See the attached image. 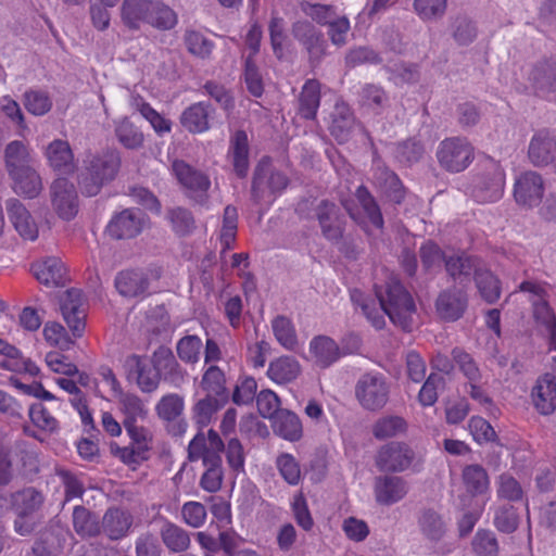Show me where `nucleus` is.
Segmentation results:
<instances>
[{
  "label": "nucleus",
  "mask_w": 556,
  "mask_h": 556,
  "mask_svg": "<svg viewBox=\"0 0 556 556\" xmlns=\"http://www.w3.org/2000/svg\"><path fill=\"white\" fill-rule=\"evenodd\" d=\"M33 150L22 140H13L4 149V166L7 173L34 165Z\"/></svg>",
  "instance_id": "obj_36"
},
{
  "label": "nucleus",
  "mask_w": 556,
  "mask_h": 556,
  "mask_svg": "<svg viewBox=\"0 0 556 556\" xmlns=\"http://www.w3.org/2000/svg\"><path fill=\"white\" fill-rule=\"evenodd\" d=\"M354 395L364 410L379 412L389 401L390 384L383 375L366 372L356 381Z\"/></svg>",
  "instance_id": "obj_4"
},
{
  "label": "nucleus",
  "mask_w": 556,
  "mask_h": 556,
  "mask_svg": "<svg viewBox=\"0 0 556 556\" xmlns=\"http://www.w3.org/2000/svg\"><path fill=\"white\" fill-rule=\"evenodd\" d=\"M407 430L406 420L396 415L380 417L372 425V434L378 440H386L404 434Z\"/></svg>",
  "instance_id": "obj_45"
},
{
  "label": "nucleus",
  "mask_w": 556,
  "mask_h": 556,
  "mask_svg": "<svg viewBox=\"0 0 556 556\" xmlns=\"http://www.w3.org/2000/svg\"><path fill=\"white\" fill-rule=\"evenodd\" d=\"M527 79L535 94L548 98L556 92V56L543 59L527 71Z\"/></svg>",
  "instance_id": "obj_12"
},
{
  "label": "nucleus",
  "mask_w": 556,
  "mask_h": 556,
  "mask_svg": "<svg viewBox=\"0 0 556 556\" xmlns=\"http://www.w3.org/2000/svg\"><path fill=\"white\" fill-rule=\"evenodd\" d=\"M342 356L338 343L328 336H316L308 344L307 359L316 367L328 368Z\"/></svg>",
  "instance_id": "obj_19"
},
{
  "label": "nucleus",
  "mask_w": 556,
  "mask_h": 556,
  "mask_svg": "<svg viewBox=\"0 0 556 556\" xmlns=\"http://www.w3.org/2000/svg\"><path fill=\"white\" fill-rule=\"evenodd\" d=\"M519 523V517L513 506H501L494 515V526L504 533H513Z\"/></svg>",
  "instance_id": "obj_63"
},
{
  "label": "nucleus",
  "mask_w": 556,
  "mask_h": 556,
  "mask_svg": "<svg viewBox=\"0 0 556 556\" xmlns=\"http://www.w3.org/2000/svg\"><path fill=\"white\" fill-rule=\"evenodd\" d=\"M535 408L543 415H549L556 409V380L546 374L539 378L532 391Z\"/></svg>",
  "instance_id": "obj_30"
},
{
  "label": "nucleus",
  "mask_w": 556,
  "mask_h": 556,
  "mask_svg": "<svg viewBox=\"0 0 556 556\" xmlns=\"http://www.w3.org/2000/svg\"><path fill=\"white\" fill-rule=\"evenodd\" d=\"M472 548L478 556H496L498 543L493 532L479 530L472 540Z\"/></svg>",
  "instance_id": "obj_62"
},
{
  "label": "nucleus",
  "mask_w": 556,
  "mask_h": 556,
  "mask_svg": "<svg viewBox=\"0 0 556 556\" xmlns=\"http://www.w3.org/2000/svg\"><path fill=\"white\" fill-rule=\"evenodd\" d=\"M475 149L465 137H450L442 140L437 149L441 167L451 173L465 170L472 162Z\"/></svg>",
  "instance_id": "obj_5"
},
{
  "label": "nucleus",
  "mask_w": 556,
  "mask_h": 556,
  "mask_svg": "<svg viewBox=\"0 0 556 556\" xmlns=\"http://www.w3.org/2000/svg\"><path fill=\"white\" fill-rule=\"evenodd\" d=\"M170 172L188 197L192 198L198 203H204L206 201L207 191L211 188V180L205 173L194 168L180 159L170 161Z\"/></svg>",
  "instance_id": "obj_6"
},
{
  "label": "nucleus",
  "mask_w": 556,
  "mask_h": 556,
  "mask_svg": "<svg viewBox=\"0 0 556 556\" xmlns=\"http://www.w3.org/2000/svg\"><path fill=\"white\" fill-rule=\"evenodd\" d=\"M359 102L362 106L380 113L389 104V97L382 87L367 84L361 90Z\"/></svg>",
  "instance_id": "obj_49"
},
{
  "label": "nucleus",
  "mask_w": 556,
  "mask_h": 556,
  "mask_svg": "<svg viewBox=\"0 0 556 556\" xmlns=\"http://www.w3.org/2000/svg\"><path fill=\"white\" fill-rule=\"evenodd\" d=\"M419 525L422 533L432 541H439L445 533L444 521L432 510H427L422 514Z\"/></svg>",
  "instance_id": "obj_59"
},
{
  "label": "nucleus",
  "mask_w": 556,
  "mask_h": 556,
  "mask_svg": "<svg viewBox=\"0 0 556 556\" xmlns=\"http://www.w3.org/2000/svg\"><path fill=\"white\" fill-rule=\"evenodd\" d=\"M222 406L223 403L217 396L206 394L192 406V418L200 427H206Z\"/></svg>",
  "instance_id": "obj_47"
},
{
  "label": "nucleus",
  "mask_w": 556,
  "mask_h": 556,
  "mask_svg": "<svg viewBox=\"0 0 556 556\" xmlns=\"http://www.w3.org/2000/svg\"><path fill=\"white\" fill-rule=\"evenodd\" d=\"M214 109L205 102H197L188 106L180 116L182 127L191 134H202L211 128L210 121Z\"/></svg>",
  "instance_id": "obj_25"
},
{
  "label": "nucleus",
  "mask_w": 556,
  "mask_h": 556,
  "mask_svg": "<svg viewBox=\"0 0 556 556\" xmlns=\"http://www.w3.org/2000/svg\"><path fill=\"white\" fill-rule=\"evenodd\" d=\"M484 266L483 262L465 253L453 254L445 257V269L447 274L455 280L463 282L471 275L475 277L477 271Z\"/></svg>",
  "instance_id": "obj_32"
},
{
  "label": "nucleus",
  "mask_w": 556,
  "mask_h": 556,
  "mask_svg": "<svg viewBox=\"0 0 556 556\" xmlns=\"http://www.w3.org/2000/svg\"><path fill=\"white\" fill-rule=\"evenodd\" d=\"M300 114L306 119H313L316 116L320 103V85L317 80H307L300 94Z\"/></svg>",
  "instance_id": "obj_40"
},
{
  "label": "nucleus",
  "mask_w": 556,
  "mask_h": 556,
  "mask_svg": "<svg viewBox=\"0 0 556 556\" xmlns=\"http://www.w3.org/2000/svg\"><path fill=\"white\" fill-rule=\"evenodd\" d=\"M271 329L276 340L288 351H296L299 345L293 323L286 316L279 315L271 320Z\"/></svg>",
  "instance_id": "obj_43"
},
{
  "label": "nucleus",
  "mask_w": 556,
  "mask_h": 556,
  "mask_svg": "<svg viewBox=\"0 0 556 556\" xmlns=\"http://www.w3.org/2000/svg\"><path fill=\"white\" fill-rule=\"evenodd\" d=\"M264 182H268V192H280L288 186V178L280 172H275L269 162L263 160L256 166L252 182V199L255 203L265 201L267 191L263 188Z\"/></svg>",
  "instance_id": "obj_15"
},
{
  "label": "nucleus",
  "mask_w": 556,
  "mask_h": 556,
  "mask_svg": "<svg viewBox=\"0 0 556 556\" xmlns=\"http://www.w3.org/2000/svg\"><path fill=\"white\" fill-rule=\"evenodd\" d=\"M155 0H124L121 8V20L130 30H138L141 23H147L149 12Z\"/></svg>",
  "instance_id": "obj_31"
},
{
  "label": "nucleus",
  "mask_w": 556,
  "mask_h": 556,
  "mask_svg": "<svg viewBox=\"0 0 556 556\" xmlns=\"http://www.w3.org/2000/svg\"><path fill=\"white\" fill-rule=\"evenodd\" d=\"M33 425L47 433H54L59 430L58 419L41 403L33 404L28 409Z\"/></svg>",
  "instance_id": "obj_53"
},
{
  "label": "nucleus",
  "mask_w": 556,
  "mask_h": 556,
  "mask_svg": "<svg viewBox=\"0 0 556 556\" xmlns=\"http://www.w3.org/2000/svg\"><path fill=\"white\" fill-rule=\"evenodd\" d=\"M225 445L219 434L210 429L207 435L197 434L189 443L188 457L191 462L202 459L204 466H222L220 453Z\"/></svg>",
  "instance_id": "obj_9"
},
{
  "label": "nucleus",
  "mask_w": 556,
  "mask_h": 556,
  "mask_svg": "<svg viewBox=\"0 0 556 556\" xmlns=\"http://www.w3.org/2000/svg\"><path fill=\"white\" fill-rule=\"evenodd\" d=\"M202 346L198 336H186L178 341L176 350L182 362L193 364L199 361Z\"/></svg>",
  "instance_id": "obj_58"
},
{
  "label": "nucleus",
  "mask_w": 556,
  "mask_h": 556,
  "mask_svg": "<svg viewBox=\"0 0 556 556\" xmlns=\"http://www.w3.org/2000/svg\"><path fill=\"white\" fill-rule=\"evenodd\" d=\"M271 420V429L276 435L290 442L299 441L302 438V422L295 413L280 409Z\"/></svg>",
  "instance_id": "obj_33"
},
{
  "label": "nucleus",
  "mask_w": 556,
  "mask_h": 556,
  "mask_svg": "<svg viewBox=\"0 0 556 556\" xmlns=\"http://www.w3.org/2000/svg\"><path fill=\"white\" fill-rule=\"evenodd\" d=\"M300 11L319 25H327L337 14L334 7L323 3H313L303 0L299 3Z\"/></svg>",
  "instance_id": "obj_55"
},
{
  "label": "nucleus",
  "mask_w": 556,
  "mask_h": 556,
  "mask_svg": "<svg viewBox=\"0 0 556 556\" xmlns=\"http://www.w3.org/2000/svg\"><path fill=\"white\" fill-rule=\"evenodd\" d=\"M556 155V139L546 131L533 135L528 147V157L535 167L552 164Z\"/></svg>",
  "instance_id": "obj_23"
},
{
  "label": "nucleus",
  "mask_w": 556,
  "mask_h": 556,
  "mask_svg": "<svg viewBox=\"0 0 556 556\" xmlns=\"http://www.w3.org/2000/svg\"><path fill=\"white\" fill-rule=\"evenodd\" d=\"M115 399L117 401L118 410L123 415L124 428L138 425L139 422L146 420L148 416V409L138 395L123 392Z\"/></svg>",
  "instance_id": "obj_34"
},
{
  "label": "nucleus",
  "mask_w": 556,
  "mask_h": 556,
  "mask_svg": "<svg viewBox=\"0 0 556 556\" xmlns=\"http://www.w3.org/2000/svg\"><path fill=\"white\" fill-rule=\"evenodd\" d=\"M115 134L118 141L127 149H138L143 143V134L127 118L117 124Z\"/></svg>",
  "instance_id": "obj_56"
},
{
  "label": "nucleus",
  "mask_w": 556,
  "mask_h": 556,
  "mask_svg": "<svg viewBox=\"0 0 556 556\" xmlns=\"http://www.w3.org/2000/svg\"><path fill=\"white\" fill-rule=\"evenodd\" d=\"M505 173L501 165L489 160L473 186V197L478 202H495L503 195Z\"/></svg>",
  "instance_id": "obj_8"
},
{
  "label": "nucleus",
  "mask_w": 556,
  "mask_h": 556,
  "mask_svg": "<svg viewBox=\"0 0 556 556\" xmlns=\"http://www.w3.org/2000/svg\"><path fill=\"white\" fill-rule=\"evenodd\" d=\"M532 307L535 320L545 328L547 334L549 336L551 346L556 349V316L553 309L548 305L546 299L540 301L533 299Z\"/></svg>",
  "instance_id": "obj_50"
},
{
  "label": "nucleus",
  "mask_w": 556,
  "mask_h": 556,
  "mask_svg": "<svg viewBox=\"0 0 556 556\" xmlns=\"http://www.w3.org/2000/svg\"><path fill=\"white\" fill-rule=\"evenodd\" d=\"M123 368L128 381H135L142 392L150 393L157 389L160 371L175 372L179 364L169 350L160 349L153 354V365L147 356L131 354L125 358Z\"/></svg>",
  "instance_id": "obj_2"
},
{
  "label": "nucleus",
  "mask_w": 556,
  "mask_h": 556,
  "mask_svg": "<svg viewBox=\"0 0 556 556\" xmlns=\"http://www.w3.org/2000/svg\"><path fill=\"white\" fill-rule=\"evenodd\" d=\"M355 198L359 207L345 204V208L351 218L363 226L370 224L376 228H381L383 226V218L380 207L367 188L359 186L356 190Z\"/></svg>",
  "instance_id": "obj_16"
},
{
  "label": "nucleus",
  "mask_w": 556,
  "mask_h": 556,
  "mask_svg": "<svg viewBox=\"0 0 556 556\" xmlns=\"http://www.w3.org/2000/svg\"><path fill=\"white\" fill-rule=\"evenodd\" d=\"M134 522L132 515L121 508H110L105 511L101 531L111 540H119L127 535Z\"/></svg>",
  "instance_id": "obj_29"
},
{
  "label": "nucleus",
  "mask_w": 556,
  "mask_h": 556,
  "mask_svg": "<svg viewBox=\"0 0 556 556\" xmlns=\"http://www.w3.org/2000/svg\"><path fill=\"white\" fill-rule=\"evenodd\" d=\"M232 164L238 176L244 177L249 168V142L244 131H237L230 141Z\"/></svg>",
  "instance_id": "obj_41"
},
{
  "label": "nucleus",
  "mask_w": 556,
  "mask_h": 556,
  "mask_svg": "<svg viewBox=\"0 0 556 556\" xmlns=\"http://www.w3.org/2000/svg\"><path fill=\"white\" fill-rule=\"evenodd\" d=\"M184 40L191 54L202 59L211 55L214 45L203 34L197 30H187Z\"/></svg>",
  "instance_id": "obj_57"
},
{
  "label": "nucleus",
  "mask_w": 556,
  "mask_h": 556,
  "mask_svg": "<svg viewBox=\"0 0 556 556\" xmlns=\"http://www.w3.org/2000/svg\"><path fill=\"white\" fill-rule=\"evenodd\" d=\"M48 166L55 173L74 174L77 169L74 152L66 140L54 139L43 150Z\"/></svg>",
  "instance_id": "obj_17"
},
{
  "label": "nucleus",
  "mask_w": 556,
  "mask_h": 556,
  "mask_svg": "<svg viewBox=\"0 0 556 556\" xmlns=\"http://www.w3.org/2000/svg\"><path fill=\"white\" fill-rule=\"evenodd\" d=\"M302 374L300 362L289 355L273 359L267 368V377L277 384H288L295 381Z\"/></svg>",
  "instance_id": "obj_28"
},
{
  "label": "nucleus",
  "mask_w": 556,
  "mask_h": 556,
  "mask_svg": "<svg viewBox=\"0 0 556 556\" xmlns=\"http://www.w3.org/2000/svg\"><path fill=\"white\" fill-rule=\"evenodd\" d=\"M31 270L36 279L47 287H58L65 282L66 268L62 261L49 256L33 264Z\"/></svg>",
  "instance_id": "obj_26"
},
{
  "label": "nucleus",
  "mask_w": 556,
  "mask_h": 556,
  "mask_svg": "<svg viewBox=\"0 0 556 556\" xmlns=\"http://www.w3.org/2000/svg\"><path fill=\"white\" fill-rule=\"evenodd\" d=\"M60 309L75 338H80L86 327L87 303L79 289H70L60 298Z\"/></svg>",
  "instance_id": "obj_10"
},
{
  "label": "nucleus",
  "mask_w": 556,
  "mask_h": 556,
  "mask_svg": "<svg viewBox=\"0 0 556 556\" xmlns=\"http://www.w3.org/2000/svg\"><path fill=\"white\" fill-rule=\"evenodd\" d=\"M328 26V36L331 42L338 47H342L346 43L348 35L350 33V21L346 16L336 14Z\"/></svg>",
  "instance_id": "obj_64"
},
{
  "label": "nucleus",
  "mask_w": 556,
  "mask_h": 556,
  "mask_svg": "<svg viewBox=\"0 0 556 556\" xmlns=\"http://www.w3.org/2000/svg\"><path fill=\"white\" fill-rule=\"evenodd\" d=\"M160 535L164 545L173 553L187 551L191 543L188 531L170 521L163 523Z\"/></svg>",
  "instance_id": "obj_38"
},
{
  "label": "nucleus",
  "mask_w": 556,
  "mask_h": 556,
  "mask_svg": "<svg viewBox=\"0 0 556 556\" xmlns=\"http://www.w3.org/2000/svg\"><path fill=\"white\" fill-rule=\"evenodd\" d=\"M45 497L35 488H25L11 494V508L14 514L38 515Z\"/></svg>",
  "instance_id": "obj_37"
},
{
  "label": "nucleus",
  "mask_w": 556,
  "mask_h": 556,
  "mask_svg": "<svg viewBox=\"0 0 556 556\" xmlns=\"http://www.w3.org/2000/svg\"><path fill=\"white\" fill-rule=\"evenodd\" d=\"M25 109L35 116L47 114L52 108V100L48 92L42 90H28L24 93Z\"/></svg>",
  "instance_id": "obj_54"
},
{
  "label": "nucleus",
  "mask_w": 556,
  "mask_h": 556,
  "mask_svg": "<svg viewBox=\"0 0 556 556\" xmlns=\"http://www.w3.org/2000/svg\"><path fill=\"white\" fill-rule=\"evenodd\" d=\"M413 9L424 22L441 20L447 10V0H414Z\"/></svg>",
  "instance_id": "obj_51"
},
{
  "label": "nucleus",
  "mask_w": 556,
  "mask_h": 556,
  "mask_svg": "<svg viewBox=\"0 0 556 556\" xmlns=\"http://www.w3.org/2000/svg\"><path fill=\"white\" fill-rule=\"evenodd\" d=\"M292 35L307 50L311 56L319 58L324 52L325 40L320 30L311 22L299 20L292 24Z\"/></svg>",
  "instance_id": "obj_27"
},
{
  "label": "nucleus",
  "mask_w": 556,
  "mask_h": 556,
  "mask_svg": "<svg viewBox=\"0 0 556 556\" xmlns=\"http://www.w3.org/2000/svg\"><path fill=\"white\" fill-rule=\"evenodd\" d=\"M178 23L176 12L166 3L155 0L152 10L149 12L147 24L160 30L173 29Z\"/></svg>",
  "instance_id": "obj_46"
},
{
  "label": "nucleus",
  "mask_w": 556,
  "mask_h": 556,
  "mask_svg": "<svg viewBox=\"0 0 556 556\" xmlns=\"http://www.w3.org/2000/svg\"><path fill=\"white\" fill-rule=\"evenodd\" d=\"M8 216L18 235L34 241L38 238V226L25 205L17 199L7 201Z\"/></svg>",
  "instance_id": "obj_22"
},
{
  "label": "nucleus",
  "mask_w": 556,
  "mask_h": 556,
  "mask_svg": "<svg viewBox=\"0 0 556 556\" xmlns=\"http://www.w3.org/2000/svg\"><path fill=\"white\" fill-rule=\"evenodd\" d=\"M416 460V452L405 442L388 443L381 446L376 455V466L386 472H403Z\"/></svg>",
  "instance_id": "obj_7"
},
{
  "label": "nucleus",
  "mask_w": 556,
  "mask_h": 556,
  "mask_svg": "<svg viewBox=\"0 0 556 556\" xmlns=\"http://www.w3.org/2000/svg\"><path fill=\"white\" fill-rule=\"evenodd\" d=\"M475 282L481 298L492 304L495 303L501 296V282L493 273L485 267V265L477 271Z\"/></svg>",
  "instance_id": "obj_44"
},
{
  "label": "nucleus",
  "mask_w": 556,
  "mask_h": 556,
  "mask_svg": "<svg viewBox=\"0 0 556 556\" xmlns=\"http://www.w3.org/2000/svg\"><path fill=\"white\" fill-rule=\"evenodd\" d=\"M375 292L379 300L378 306L357 290L352 292L351 299L375 328L381 329L384 326L387 315L395 326L409 331L414 324L416 305L404 286L396 278L390 277L383 286H376Z\"/></svg>",
  "instance_id": "obj_1"
},
{
  "label": "nucleus",
  "mask_w": 556,
  "mask_h": 556,
  "mask_svg": "<svg viewBox=\"0 0 556 556\" xmlns=\"http://www.w3.org/2000/svg\"><path fill=\"white\" fill-rule=\"evenodd\" d=\"M544 190L543 177L534 170H527L516 178L514 197L519 205L534 207L541 202Z\"/></svg>",
  "instance_id": "obj_14"
},
{
  "label": "nucleus",
  "mask_w": 556,
  "mask_h": 556,
  "mask_svg": "<svg viewBox=\"0 0 556 556\" xmlns=\"http://www.w3.org/2000/svg\"><path fill=\"white\" fill-rule=\"evenodd\" d=\"M316 216L325 238L338 241L342 237V227L334 203L321 201L316 208Z\"/></svg>",
  "instance_id": "obj_35"
},
{
  "label": "nucleus",
  "mask_w": 556,
  "mask_h": 556,
  "mask_svg": "<svg viewBox=\"0 0 556 556\" xmlns=\"http://www.w3.org/2000/svg\"><path fill=\"white\" fill-rule=\"evenodd\" d=\"M115 288L125 298H144L149 294L150 280L141 269H126L115 277Z\"/></svg>",
  "instance_id": "obj_20"
},
{
  "label": "nucleus",
  "mask_w": 556,
  "mask_h": 556,
  "mask_svg": "<svg viewBox=\"0 0 556 556\" xmlns=\"http://www.w3.org/2000/svg\"><path fill=\"white\" fill-rule=\"evenodd\" d=\"M8 175L12 180L13 191L24 198L35 199L43 189L41 176L34 165H29Z\"/></svg>",
  "instance_id": "obj_21"
},
{
  "label": "nucleus",
  "mask_w": 556,
  "mask_h": 556,
  "mask_svg": "<svg viewBox=\"0 0 556 556\" xmlns=\"http://www.w3.org/2000/svg\"><path fill=\"white\" fill-rule=\"evenodd\" d=\"M496 485V493L500 498H504L509 502L522 500L523 490L520 483L513 476L508 473L501 475L497 479Z\"/></svg>",
  "instance_id": "obj_61"
},
{
  "label": "nucleus",
  "mask_w": 556,
  "mask_h": 556,
  "mask_svg": "<svg viewBox=\"0 0 556 556\" xmlns=\"http://www.w3.org/2000/svg\"><path fill=\"white\" fill-rule=\"evenodd\" d=\"M73 527L81 538L96 536L101 532L98 517L84 506H76L74 508Z\"/></svg>",
  "instance_id": "obj_42"
},
{
  "label": "nucleus",
  "mask_w": 556,
  "mask_h": 556,
  "mask_svg": "<svg viewBox=\"0 0 556 556\" xmlns=\"http://www.w3.org/2000/svg\"><path fill=\"white\" fill-rule=\"evenodd\" d=\"M147 223L148 218L140 210L127 208L111 219L106 231L114 239H130L141 233Z\"/></svg>",
  "instance_id": "obj_13"
},
{
  "label": "nucleus",
  "mask_w": 556,
  "mask_h": 556,
  "mask_svg": "<svg viewBox=\"0 0 556 556\" xmlns=\"http://www.w3.org/2000/svg\"><path fill=\"white\" fill-rule=\"evenodd\" d=\"M464 486L471 495H481L489 490L490 480L486 470L477 464L468 465L463 469Z\"/></svg>",
  "instance_id": "obj_39"
},
{
  "label": "nucleus",
  "mask_w": 556,
  "mask_h": 556,
  "mask_svg": "<svg viewBox=\"0 0 556 556\" xmlns=\"http://www.w3.org/2000/svg\"><path fill=\"white\" fill-rule=\"evenodd\" d=\"M407 493L408 484L402 477L384 475L375 479V500L380 505L391 506L399 503Z\"/></svg>",
  "instance_id": "obj_18"
},
{
  "label": "nucleus",
  "mask_w": 556,
  "mask_h": 556,
  "mask_svg": "<svg viewBox=\"0 0 556 556\" xmlns=\"http://www.w3.org/2000/svg\"><path fill=\"white\" fill-rule=\"evenodd\" d=\"M184 408V397L177 393L162 396L155 405L157 416L165 421L176 420L182 414Z\"/></svg>",
  "instance_id": "obj_52"
},
{
  "label": "nucleus",
  "mask_w": 556,
  "mask_h": 556,
  "mask_svg": "<svg viewBox=\"0 0 556 556\" xmlns=\"http://www.w3.org/2000/svg\"><path fill=\"white\" fill-rule=\"evenodd\" d=\"M200 388L210 395L223 396L226 394L225 372L216 365H210L203 372Z\"/></svg>",
  "instance_id": "obj_48"
},
{
  "label": "nucleus",
  "mask_w": 556,
  "mask_h": 556,
  "mask_svg": "<svg viewBox=\"0 0 556 556\" xmlns=\"http://www.w3.org/2000/svg\"><path fill=\"white\" fill-rule=\"evenodd\" d=\"M51 205L62 218L70 220L78 212V194L73 182L65 177L55 178L50 185Z\"/></svg>",
  "instance_id": "obj_11"
},
{
  "label": "nucleus",
  "mask_w": 556,
  "mask_h": 556,
  "mask_svg": "<svg viewBox=\"0 0 556 556\" xmlns=\"http://www.w3.org/2000/svg\"><path fill=\"white\" fill-rule=\"evenodd\" d=\"M453 359L458 366L459 370L470 382H481L482 375L475 359L465 351L454 349L452 352Z\"/></svg>",
  "instance_id": "obj_60"
},
{
  "label": "nucleus",
  "mask_w": 556,
  "mask_h": 556,
  "mask_svg": "<svg viewBox=\"0 0 556 556\" xmlns=\"http://www.w3.org/2000/svg\"><path fill=\"white\" fill-rule=\"evenodd\" d=\"M84 163L85 167L79 184L83 192L92 197L116 177L121 167V156L115 150H105L89 155Z\"/></svg>",
  "instance_id": "obj_3"
},
{
  "label": "nucleus",
  "mask_w": 556,
  "mask_h": 556,
  "mask_svg": "<svg viewBox=\"0 0 556 556\" xmlns=\"http://www.w3.org/2000/svg\"><path fill=\"white\" fill-rule=\"evenodd\" d=\"M466 307V294L457 289L441 292L435 302L438 315L446 321H454L460 318Z\"/></svg>",
  "instance_id": "obj_24"
}]
</instances>
